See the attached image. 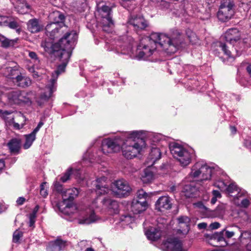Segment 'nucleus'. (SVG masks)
Returning a JSON list of instances; mask_svg holds the SVG:
<instances>
[{
	"label": "nucleus",
	"mask_w": 251,
	"mask_h": 251,
	"mask_svg": "<svg viewBox=\"0 0 251 251\" xmlns=\"http://www.w3.org/2000/svg\"><path fill=\"white\" fill-rule=\"evenodd\" d=\"M184 41L183 35L176 28L171 29L168 35L152 33L142 38L137 46L136 58L146 60L159 46L168 53H175Z\"/></svg>",
	"instance_id": "nucleus-1"
},
{
	"label": "nucleus",
	"mask_w": 251,
	"mask_h": 251,
	"mask_svg": "<svg viewBox=\"0 0 251 251\" xmlns=\"http://www.w3.org/2000/svg\"><path fill=\"white\" fill-rule=\"evenodd\" d=\"M138 131L126 132L114 138L105 139L102 141L101 151L104 154L115 152L122 150L123 155L131 159L140 154L146 147L145 140L139 137Z\"/></svg>",
	"instance_id": "nucleus-2"
},
{
	"label": "nucleus",
	"mask_w": 251,
	"mask_h": 251,
	"mask_svg": "<svg viewBox=\"0 0 251 251\" xmlns=\"http://www.w3.org/2000/svg\"><path fill=\"white\" fill-rule=\"evenodd\" d=\"M77 39L75 31L65 32L60 39V47L56 50V54L53 55L58 57L62 62H66L68 64Z\"/></svg>",
	"instance_id": "nucleus-3"
},
{
	"label": "nucleus",
	"mask_w": 251,
	"mask_h": 251,
	"mask_svg": "<svg viewBox=\"0 0 251 251\" xmlns=\"http://www.w3.org/2000/svg\"><path fill=\"white\" fill-rule=\"evenodd\" d=\"M97 13L102 30L107 33L111 32L114 26L111 7L105 2H100L97 4Z\"/></svg>",
	"instance_id": "nucleus-4"
},
{
	"label": "nucleus",
	"mask_w": 251,
	"mask_h": 251,
	"mask_svg": "<svg viewBox=\"0 0 251 251\" xmlns=\"http://www.w3.org/2000/svg\"><path fill=\"white\" fill-rule=\"evenodd\" d=\"M50 17L53 21L47 25L45 28L46 34L50 39H54L58 37L60 33L63 32V28H66L65 26L60 27L58 25L59 24H63L65 16L61 12L56 11L50 15Z\"/></svg>",
	"instance_id": "nucleus-5"
},
{
	"label": "nucleus",
	"mask_w": 251,
	"mask_h": 251,
	"mask_svg": "<svg viewBox=\"0 0 251 251\" xmlns=\"http://www.w3.org/2000/svg\"><path fill=\"white\" fill-rule=\"evenodd\" d=\"M229 177L224 172L221 170V191L225 192L230 197L234 198L235 197H244L246 191L239 188L235 183L229 182Z\"/></svg>",
	"instance_id": "nucleus-6"
},
{
	"label": "nucleus",
	"mask_w": 251,
	"mask_h": 251,
	"mask_svg": "<svg viewBox=\"0 0 251 251\" xmlns=\"http://www.w3.org/2000/svg\"><path fill=\"white\" fill-rule=\"evenodd\" d=\"M170 152L176 158L182 166L188 165L191 160V153L182 146L176 143H172L169 145Z\"/></svg>",
	"instance_id": "nucleus-7"
},
{
	"label": "nucleus",
	"mask_w": 251,
	"mask_h": 251,
	"mask_svg": "<svg viewBox=\"0 0 251 251\" xmlns=\"http://www.w3.org/2000/svg\"><path fill=\"white\" fill-rule=\"evenodd\" d=\"M214 170V167L202 162H198L192 167L190 175L194 178L201 176V181L207 180L210 179Z\"/></svg>",
	"instance_id": "nucleus-8"
},
{
	"label": "nucleus",
	"mask_w": 251,
	"mask_h": 251,
	"mask_svg": "<svg viewBox=\"0 0 251 251\" xmlns=\"http://www.w3.org/2000/svg\"><path fill=\"white\" fill-rule=\"evenodd\" d=\"M67 65L66 62H62L58 66L57 70L52 73V77L49 84L46 87V91L41 96L42 99L47 100L51 97L52 93L55 91V84L58 76L65 71Z\"/></svg>",
	"instance_id": "nucleus-9"
},
{
	"label": "nucleus",
	"mask_w": 251,
	"mask_h": 251,
	"mask_svg": "<svg viewBox=\"0 0 251 251\" xmlns=\"http://www.w3.org/2000/svg\"><path fill=\"white\" fill-rule=\"evenodd\" d=\"M31 94V92H26L24 91H12L8 93L7 99L11 104H30L31 100L29 96Z\"/></svg>",
	"instance_id": "nucleus-10"
},
{
	"label": "nucleus",
	"mask_w": 251,
	"mask_h": 251,
	"mask_svg": "<svg viewBox=\"0 0 251 251\" xmlns=\"http://www.w3.org/2000/svg\"><path fill=\"white\" fill-rule=\"evenodd\" d=\"M112 188L114 194L119 198L128 196L131 191L128 183L124 179L115 181L113 183Z\"/></svg>",
	"instance_id": "nucleus-11"
},
{
	"label": "nucleus",
	"mask_w": 251,
	"mask_h": 251,
	"mask_svg": "<svg viewBox=\"0 0 251 251\" xmlns=\"http://www.w3.org/2000/svg\"><path fill=\"white\" fill-rule=\"evenodd\" d=\"M233 0H221V22L228 21L233 15Z\"/></svg>",
	"instance_id": "nucleus-12"
},
{
	"label": "nucleus",
	"mask_w": 251,
	"mask_h": 251,
	"mask_svg": "<svg viewBox=\"0 0 251 251\" xmlns=\"http://www.w3.org/2000/svg\"><path fill=\"white\" fill-rule=\"evenodd\" d=\"M0 26H7L10 29H14L20 34L22 31L21 22L17 18L13 17H0Z\"/></svg>",
	"instance_id": "nucleus-13"
},
{
	"label": "nucleus",
	"mask_w": 251,
	"mask_h": 251,
	"mask_svg": "<svg viewBox=\"0 0 251 251\" xmlns=\"http://www.w3.org/2000/svg\"><path fill=\"white\" fill-rule=\"evenodd\" d=\"M128 24L136 31L145 30L149 25L148 21L140 15H132L128 19Z\"/></svg>",
	"instance_id": "nucleus-14"
},
{
	"label": "nucleus",
	"mask_w": 251,
	"mask_h": 251,
	"mask_svg": "<svg viewBox=\"0 0 251 251\" xmlns=\"http://www.w3.org/2000/svg\"><path fill=\"white\" fill-rule=\"evenodd\" d=\"M164 251H187L182 248L181 242L176 238H168L162 245Z\"/></svg>",
	"instance_id": "nucleus-15"
},
{
	"label": "nucleus",
	"mask_w": 251,
	"mask_h": 251,
	"mask_svg": "<svg viewBox=\"0 0 251 251\" xmlns=\"http://www.w3.org/2000/svg\"><path fill=\"white\" fill-rule=\"evenodd\" d=\"M105 48L107 50L111 51L115 50L117 53H121V54H128L130 51L131 47L130 45L125 44L124 46H122L121 43L118 41L116 47H114L113 45H110L108 43H106Z\"/></svg>",
	"instance_id": "nucleus-16"
},
{
	"label": "nucleus",
	"mask_w": 251,
	"mask_h": 251,
	"mask_svg": "<svg viewBox=\"0 0 251 251\" xmlns=\"http://www.w3.org/2000/svg\"><path fill=\"white\" fill-rule=\"evenodd\" d=\"M155 209L159 211H164L171 208L172 203L170 198L168 196L160 197L156 201Z\"/></svg>",
	"instance_id": "nucleus-17"
},
{
	"label": "nucleus",
	"mask_w": 251,
	"mask_h": 251,
	"mask_svg": "<svg viewBox=\"0 0 251 251\" xmlns=\"http://www.w3.org/2000/svg\"><path fill=\"white\" fill-rule=\"evenodd\" d=\"M107 178L103 176L97 179V184L96 185V192L99 195H104L108 193L110 191L106 181Z\"/></svg>",
	"instance_id": "nucleus-18"
},
{
	"label": "nucleus",
	"mask_w": 251,
	"mask_h": 251,
	"mask_svg": "<svg viewBox=\"0 0 251 251\" xmlns=\"http://www.w3.org/2000/svg\"><path fill=\"white\" fill-rule=\"evenodd\" d=\"M241 33L236 28H231L227 30L224 35V38L226 42L233 44L240 39Z\"/></svg>",
	"instance_id": "nucleus-19"
},
{
	"label": "nucleus",
	"mask_w": 251,
	"mask_h": 251,
	"mask_svg": "<svg viewBox=\"0 0 251 251\" xmlns=\"http://www.w3.org/2000/svg\"><path fill=\"white\" fill-rule=\"evenodd\" d=\"M147 206V202L138 201L136 199H133L131 203L130 209L134 214H138L144 211Z\"/></svg>",
	"instance_id": "nucleus-20"
},
{
	"label": "nucleus",
	"mask_w": 251,
	"mask_h": 251,
	"mask_svg": "<svg viewBox=\"0 0 251 251\" xmlns=\"http://www.w3.org/2000/svg\"><path fill=\"white\" fill-rule=\"evenodd\" d=\"M66 246V242L59 239L49 242L47 246V251H61Z\"/></svg>",
	"instance_id": "nucleus-21"
},
{
	"label": "nucleus",
	"mask_w": 251,
	"mask_h": 251,
	"mask_svg": "<svg viewBox=\"0 0 251 251\" xmlns=\"http://www.w3.org/2000/svg\"><path fill=\"white\" fill-rule=\"evenodd\" d=\"M235 232L224 229L221 231V247H226L228 245L232 244L230 242V239L233 236Z\"/></svg>",
	"instance_id": "nucleus-22"
},
{
	"label": "nucleus",
	"mask_w": 251,
	"mask_h": 251,
	"mask_svg": "<svg viewBox=\"0 0 251 251\" xmlns=\"http://www.w3.org/2000/svg\"><path fill=\"white\" fill-rule=\"evenodd\" d=\"M21 139L20 138H13L7 144L10 151L12 154H18L20 152L21 147Z\"/></svg>",
	"instance_id": "nucleus-23"
},
{
	"label": "nucleus",
	"mask_w": 251,
	"mask_h": 251,
	"mask_svg": "<svg viewBox=\"0 0 251 251\" xmlns=\"http://www.w3.org/2000/svg\"><path fill=\"white\" fill-rule=\"evenodd\" d=\"M145 234L149 239L156 241L160 238L162 232L159 227H150L146 231Z\"/></svg>",
	"instance_id": "nucleus-24"
},
{
	"label": "nucleus",
	"mask_w": 251,
	"mask_h": 251,
	"mask_svg": "<svg viewBox=\"0 0 251 251\" xmlns=\"http://www.w3.org/2000/svg\"><path fill=\"white\" fill-rule=\"evenodd\" d=\"M103 204L107 207L111 213H117L119 209V204L118 202L114 200L108 198H105L103 199Z\"/></svg>",
	"instance_id": "nucleus-25"
},
{
	"label": "nucleus",
	"mask_w": 251,
	"mask_h": 251,
	"mask_svg": "<svg viewBox=\"0 0 251 251\" xmlns=\"http://www.w3.org/2000/svg\"><path fill=\"white\" fill-rule=\"evenodd\" d=\"M79 194L78 190L76 188H73L65 190L62 195V199L64 202L69 201H72Z\"/></svg>",
	"instance_id": "nucleus-26"
},
{
	"label": "nucleus",
	"mask_w": 251,
	"mask_h": 251,
	"mask_svg": "<svg viewBox=\"0 0 251 251\" xmlns=\"http://www.w3.org/2000/svg\"><path fill=\"white\" fill-rule=\"evenodd\" d=\"M98 219L94 211L89 210L82 219L78 220V223L80 224H90L95 222Z\"/></svg>",
	"instance_id": "nucleus-27"
},
{
	"label": "nucleus",
	"mask_w": 251,
	"mask_h": 251,
	"mask_svg": "<svg viewBox=\"0 0 251 251\" xmlns=\"http://www.w3.org/2000/svg\"><path fill=\"white\" fill-rule=\"evenodd\" d=\"M27 29L31 33H37L41 31L43 26L39 23V20L34 18L28 21L27 24Z\"/></svg>",
	"instance_id": "nucleus-28"
},
{
	"label": "nucleus",
	"mask_w": 251,
	"mask_h": 251,
	"mask_svg": "<svg viewBox=\"0 0 251 251\" xmlns=\"http://www.w3.org/2000/svg\"><path fill=\"white\" fill-rule=\"evenodd\" d=\"M41 46L44 48L45 50L49 53L54 55L56 54V50L60 47V40L58 42L52 44L49 42L42 43Z\"/></svg>",
	"instance_id": "nucleus-29"
},
{
	"label": "nucleus",
	"mask_w": 251,
	"mask_h": 251,
	"mask_svg": "<svg viewBox=\"0 0 251 251\" xmlns=\"http://www.w3.org/2000/svg\"><path fill=\"white\" fill-rule=\"evenodd\" d=\"M204 236L209 244L216 248H219L220 233L216 232L211 234H205Z\"/></svg>",
	"instance_id": "nucleus-30"
},
{
	"label": "nucleus",
	"mask_w": 251,
	"mask_h": 251,
	"mask_svg": "<svg viewBox=\"0 0 251 251\" xmlns=\"http://www.w3.org/2000/svg\"><path fill=\"white\" fill-rule=\"evenodd\" d=\"M17 86L22 88H26L31 84V80L27 76L22 75L21 74L17 76L16 80L14 81Z\"/></svg>",
	"instance_id": "nucleus-31"
},
{
	"label": "nucleus",
	"mask_w": 251,
	"mask_h": 251,
	"mask_svg": "<svg viewBox=\"0 0 251 251\" xmlns=\"http://www.w3.org/2000/svg\"><path fill=\"white\" fill-rule=\"evenodd\" d=\"M18 38L9 39L0 34V46L5 49L13 47L17 43Z\"/></svg>",
	"instance_id": "nucleus-32"
},
{
	"label": "nucleus",
	"mask_w": 251,
	"mask_h": 251,
	"mask_svg": "<svg viewBox=\"0 0 251 251\" xmlns=\"http://www.w3.org/2000/svg\"><path fill=\"white\" fill-rule=\"evenodd\" d=\"M179 227H182L184 225L185 228L181 230V233L186 234L190 229V219L187 216H181L178 218Z\"/></svg>",
	"instance_id": "nucleus-33"
},
{
	"label": "nucleus",
	"mask_w": 251,
	"mask_h": 251,
	"mask_svg": "<svg viewBox=\"0 0 251 251\" xmlns=\"http://www.w3.org/2000/svg\"><path fill=\"white\" fill-rule=\"evenodd\" d=\"M17 117L18 118V121L21 122V124L16 123L14 122V118L12 117L10 119V122L13 125L14 128L16 129H20L22 128L25 125L26 118L25 116L22 113H20L17 115Z\"/></svg>",
	"instance_id": "nucleus-34"
},
{
	"label": "nucleus",
	"mask_w": 251,
	"mask_h": 251,
	"mask_svg": "<svg viewBox=\"0 0 251 251\" xmlns=\"http://www.w3.org/2000/svg\"><path fill=\"white\" fill-rule=\"evenodd\" d=\"M21 73L17 67H6L4 69V74L8 77L16 80L17 76H19Z\"/></svg>",
	"instance_id": "nucleus-35"
},
{
	"label": "nucleus",
	"mask_w": 251,
	"mask_h": 251,
	"mask_svg": "<svg viewBox=\"0 0 251 251\" xmlns=\"http://www.w3.org/2000/svg\"><path fill=\"white\" fill-rule=\"evenodd\" d=\"M161 154L160 151L158 148H152L151 151L150 153L149 159L152 162V164L161 158Z\"/></svg>",
	"instance_id": "nucleus-36"
},
{
	"label": "nucleus",
	"mask_w": 251,
	"mask_h": 251,
	"mask_svg": "<svg viewBox=\"0 0 251 251\" xmlns=\"http://www.w3.org/2000/svg\"><path fill=\"white\" fill-rule=\"evenodd\" d=\"M154 178L153 172L151 171L150 168H147L144 170V174L142 176L141 179L144 183H148L151 182Z\"/></svg>",
	"instance_id": "nucleus-37"
},
{
	"label": "nucleus",
	"mask_w": 251,
	"mask_h": 251,
	"mask_svg": "<svg viewBox=\"0 0 251 251\" xmlns=\"http://www.w3.org/2000/svg\"><path fill=\"white\" fill-rule=\"evenodd\" d=\"M242 197H235L234 198H233L232 201H233L234 204L237 206L243 208L248 207L250 204L249 200L247 199H243L241 201H240L239 199Z\"/></svg>",
	"instance_id": "nucleus-38"
},
{
	"label": "nucleus",
	"mask_w": 251,
	"mask_h": 251,
	"mask_svg": "<svg viewBox=\"0 0 251 251\" xmlns=\"http://www.w3.org/2000/svg\"><path fill=\"white\" fill-rule=\"evenodd\" d=\"M25 142L24 144L25 149H27L32 145L33 142L36 139V136L32 133H30L25 135Z\"/></svg>",
	"instance_id": "nucleus-39"
},
{
	"label": "nucleus",
	"mask_w": 251,
	"mask_h": 251,
	"mask_svg": "<svg viewBox=\"0 0 251 251\" xmlns=\"http://www.w3.org/2000/svg\"><path fill=\"white\" fill-rule=\"evenodd\" d=\"M239 239L242 244H247L251 240V232L245 231L241 232Z\"/></svg>",
	"instance_id": "nucleus-40"
},
{
	"label": "nucleus",
	"mask_w": 251,
	"mask_h": 251,
	"mask_svg": "<svg viewBox=\"0 0 251 251\" xmlns=\"http://www.w3.org/2000/svg\"><path fill=\"white\" fill-rule=\"evenodd\" d=\"M195 188L191 185H186L183 189V192L186 197H193L194 195Z\"/></svg>",
	"instance_id": "nucleus-41"
},
{
	"label": "nucleus",
	"mask_w": 251,
	"mask_h": 251,
	"mask_svg": "<svg viewBox=\"0 0 251 251\" xmlns=\"http://www.w3.org/2000/svg\"><path fill=\"white\" fill-rule=\"evenodd\" d=\"M28 55L30 58L33 60L34 66H36L37 69H41V67L40 66V60H39L37 54L36 52L34 51H29L28 53Z\"/></svg>",
	"instance_id": "nucleus-42"
},
{
	"label": "nucleus",
	"mask_w": 251,
	"mask_h": 251,
	"mask_svg": "<svg viewBox=\"0 0 251 251\" xmlns=\"http://www.w3.org/2000/svg\"><path fill=\"white\" fill-rule=\"evenodd\" d=\"M147 193L143 189H140L137 192L136 198H134V199H136V200H138V201H145V202H147Z\"/></svg>",
	"instance_id": "nucleus-43"
},
{
	"label": "nucleus",
	"mask_w": 251,
	"mask_h": 251,
	"mask_svg": "<svg viewBox=\"0 0 251 251\" xmlns=\"http://www.w3.org/2000/svg\"><path fill=\"white\" fill-rule=\"evenodd\" d=\"M54 190L56 191L58 193L61 194L62 195L63 194L65 190L59 181H55L53 183Z\"/></svg>",
	"instance_id": "nucleus-44"
},
{
	"label": "nucleus",
	"mask_w": 251,
	"mask_h": 251,
	"mask_svg": "<svg viewBox=\"0 0 251 251\" xmlns=\"http://www.w3.org/2000/svg\"><path fill=\"white\" fill-rule=\"evenodd\" d=\"M76 208L75 205H73L72 204H67L64 209V213L65 214L70 215L74 213V211H76Z\"/></svg>",
	"instance_id": "nucleus-45"
},
{
	"label": "nucleus",
	"mask_w": 251,
	"mask_h": 251,
	"mask_svg": "<svg viewBox=\"0 0 251 251\" xmlns=\"http://www.w3.org/2000/svg\"><path fill=\"white\" fill-rule=\"evenodd\" d=\"M73 170L72 168H69L64 173V175L60 177V180L62 182H66L70 179V176L72 174Z\"/></svg>",
	"instance_id": "nucleus-46"
},
{
	"label": "nucleus",
	"mask_w": 251,
	"mask_h": 251,
	"mask_svg": "<svg viewBox=\"0 0 251 251\" xmlns=\"http://www.w3.org/2000/svg\"><path fill=\"white\" fill-rule=\"evenodd\" d=\"M20 6L17 7V11L19 13L21 14H24L27 12L28 10L30 9V6L26 3H23L21 8H19Z\"/></svg>",
	"instance_id": "nucleus-47"
},
{
	"label": "nucleus",
	"mask_w": 251,
	"mask_h": 251,
	"mask_svg": "<svg viewBox=\"0 0 251 251\" xmlns=\"http://www.w3.org/2000/svg\"><path fill=\"white\" fill-rule=\"evenodd\" d=\"M23 236V232L19 230H16L13 235V242L18 243L21 237Z\"/></svg>",
	"instance_id": "nucleus-48"
},
{
	"label": "nucleus",
	"mask_w": 251,
	"mask_h": 251,
	"mask_svg": "<svg viewBox=\"0 0 251 251\" xmlns=\"http://www.w3.org/2000/svg\"><path fill=\"white\" fill-rule=\"evenodd\" d=\"M35 213H30L29 215V223L28 226L33 229L35 226V222L36 220Z\"/></svg>",
	"instance_id": "nucleus-49"
},
{
	"label": "nucleus",
	"mask_w": 251,
	"mask_h": 251,
	"mask_svg": "<svg viewBox=\"0 0 251 251\" xmlns=\"http://www.w3.org/2000/svg\"><path fill=\"white\" fill-rule=\"evenodd\" d=\"M134 219L133 216L129 214L123 215L121 218V221H125L126 223H132L134 221Z\"/></svg>",
	"instance_id": "nucleus-50"
},
{
	"label": "nucleus",
	"mask_w": 251,
	"mask_h": 251,
	"mask_svg": "<svg viewBox=\"0 0 251 251\" xmlns=\"http://www.w3.org/2000/svg\"><path fill=\"white\" fill-rule=\"evenodd\" d=\"M213 197L211 200V203L214 204L217 201V198H220V192L218 190H213L212 191Z\"/></svg>",
	"instance_id": "nucleus-51"
},
{
	"label": "nucleus",
	"mask_w": 251,
	"mask_h": 251,
	"mask_svg": "<svg viewBox=\"0 0 251 251\" xmlns=\"http://www.w3.org/2000/svg\"><path fill=\"white\" fill-rule=\"evenodd\" d=\"M46 182H43L40 185V194L43 197H46L48 193L47 192V190L45 189V185H46Z\"/></svg>",
	"instance_id": "nucleus-52"
},
{
	"label": "nucleus",
	"mask_w": 251,
	"mask_h": 251,
	"mask_svg": "<svg viewBox=\"0 0 251 251\" xmlns=\"http://www.w3.org/2000/svg\"><path fill=\"white\" fill-rule=\"evenodd\" d=\"M222 50L224 52L225 54L227 55L228 57H230L231 56V51L227 49V47L226 44L221 45Z\"/></svg>",
	"instance_id": "nucleus-53"
},
{
	"label": "nucleus",
	"mask_w": 251,
	"mask_h": 251,
	"mask_svg": "<svg viewBox=\"0 0 251 251\" xmlns=\"http://www.w3.org/2000/svg\"><path fill=\"white\" fill-rule=\"evenodd\" d=\"M219 226H220V224L218 222L212 223L210 225V226H209L211 229H217L219 227Z\"/></svg>",
	"instance_id": "nucleus-54"
},
{
	"label": "nucleus",
	"mask_w": 251,
	"mask_h": 251,
	"mask_svg": "<svg viewBox=\"0 0 251 251\" xmlns=\"http://www.w3.org/2000/svg\"><path fill=\"white\" fill-rule=\"evenodd\" d=\"M25 201V199L24 197H19L17 199L16 202H17V203L18 205H21L23 204V203H24Z\"/></svg>",
	"instance_id": "nucleus-55"
},
{
	"label": "nucleus",
	"mask_w": 251,
	"mask_h": 251,
	"mask_svg": "<svg viewBox=\"0 0 251 251\" xmlns=\"http://www.w3.org/2000/svg\"><path fill=\"white\" fill-rule=\"evenodd\" d=\"M207 224L206 223H201L198 225V227L199 229H205L207 227Z\"/></svg>",
	"instance_id": "nucleus-56"
},
{
	"label": "nucleus",
	"mask_w": 251,
	"mask_h": 251,
	"mask_svg": "<svg viewBox=\"0 0 251 251\" xmlns=\"http://www.w3.org/2000/svg\"><path fill=\"white\" fill-rule=\"evenodd\" d=\"M168 191L170 192L174 193L176 191V186L175 185H173L170 186L169 188Z\"/></svg>",
	"instance_id": "nucleus-57"
},
{
	"label": "nucleus",
	"mask_w": 251,
	"mask_h": 251,
	"mask_svg": "<svg viewBox=\"0 0 251 251\" xmlns=\"http://www.w3.org/2000/svg\"><path fill=\"white\" fill-rule=\"evenodd\" d=\"M5 163L4 161L2 159H0V172L4 167Z\"/></svg>",
	"instance_id": "nucleus-58"
},
{
	"label": "nucleus",
	"mask_w": 251,
	"mask_h": 251,
	"mask_svg": "<svg viewBox=\"0 0 251 251\" xmlns=\"http://www.w3.org/2000/svg\"><path fill=\"white\" fill-rule=\"evenodd\" d=\"M240 1L242 4L247 5H249L251 3V0H240Z\"/></svg>",
	"instance_id": "nucleus-59"
},
{
	"label": "nucleus",
	"mask_w": 251,
	"mask_h": 251,
	"mask_svg": "<svg viewBox=\"0 0 251 251\" xmlns=\"http://www.w3.org/2000/svg\"><path fill=\"white\" fill-rule=\"evenodd\" d=\"M230 130L232 134H234L236 132V128L234 126H231L230 127Z\"/></svg>",
	"instance_id": "nucleus-60"
},
{
	"label": "nucleus",
	"mask_w": 251,
	"mask_h": 251,
	"mask_svg": "<svg viewBox=\"0 0 251 251\" xmlns=\"http://www.w3.org/2000/svg\"><path fill=\"white\" fill-rule=\"evenodd\" d=\"M32 76L34 78H37L40 77V75L39 73L36 71H33Z\"/></svg>",
	"instance_id": "nucleus-61"
},
{
	"label": "nucleus",
	"mask_w": 251,
	"mask_h": 251,
	"mask_svg": "<svg viewBox=\"0 0 251 251\" xmlns=\"http://www.w3.org/2000/svg\"><path fill=\"white\" fill-rule=\"evenodd\" d=\"M246 248L248 251H251V240L247 244Z\"/></svg>",
	"instance_id": "nucleus-62"
},
{
	"label": "nucleus",
	"mask_w": 251,
	"mask_h": 251,
	"mask_svg": "<svg viewBox=\"0 0 251 251\" xmlns=\"http://www.w3.org/2000/svg\"><path fill=\"white\" fill-rule=\"evenodd\" d=\"M221 251H237L235 250V246L231 247L230 250H223L221 249Z\"/></svg>",
	"instance_id": "nucleus-63"
},
{
	"label": "nucleus",
	"mask_w": 251,
	"mask_h": 251,
	"mask_svg": "<svg viewBox=\"0 0 251 251\" xmlns=\"http://www.w3.org/2000/svg\"><path fill=\"white\" fill-rule=\"evenodd\" d=\"M40 128H39L38 126H36V127L33 130V131L31 132L32 134H34L36 136V133L39 130Z\"/></svg>",
	"instance_id": "nucleus-64"
}]
</instances>
